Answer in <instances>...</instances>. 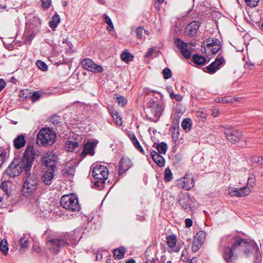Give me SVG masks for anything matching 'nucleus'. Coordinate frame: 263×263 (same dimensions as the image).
Here are the masks:
<instances>
[{
	"label": "nucleus",
	"instance_id": "nucleus-38",
	"mask_svg": "<svg viewBox=\"0 0 263 263\" xmlns=\"http://www.w3.org/2000/svg\"><path fill=\"white\" fill-rule=\"evenodd\" d=\"M167 243L168 247L170 248H173L176 244V238L175 236H168L166 238Z\"/></svg>",
	"mask_w": 263,
	"mask_h": 263
},
{
	"label": "nucleus",
	"instance_id": "nucleus-9",
	"mask_svg": "<svg viewBox=\"0 0 263 263\" xmlns=\"http://www.w3.org/2000/svg\"><path fill=\"white\" fill-rule=\"evenodd\" d=\"M108 172L107 167L103 165H96L92 170V175L94 178L99 179L100 181H96L95 185L99 183L104 184L105 180L107 178Z\"/></svg>",
	"mask_w": 263,
	"mask_h": 263
},
{
	"label": "nucleus",
	"instance_id": "nucleus-62",
	"mask_svg": "<svg viewBox=\"0 0 263 263\" xmlns=\"http://www.w3.org/2000/svg\"><path fill=\"white\" fill-rule=\"evenodd\" d=\"M256 162L263 164V156L257 157V161H256Z\"/></svg>",
	"mask_w": 263,
	"mask_h": 263
},
{
	"label": "nucleus",
	"instance_id": "nucleus-16",
	"mask_svg": "<svg viewBox=\"0 0 263 263\" xmlns=\"http://www.w3.org/2000/svg\"><path fill=\"white\" fill-rule=\"evenodd\" d=\"M174 43L185 58H190L191 57V51L189 49L188 45L186 43L182 41L180 39H176Z\"/></svg>",
	"mask_w": 263,
	"mask_h": 263
},
{
	"label": "nucleus",
	"instance_id": "nucleus-19",
	"mask_svg": "<svg viewBox=\"0 0 263 263\" xmlns=\"http://www.w3.org/2000/svg\"><path fill=\"white\" fill-rule=\"evenodd\" d=\"M96 143L95 142H87L83 146V150L81 152V156L85 157L87 155L93 156L95 154V148Z\"/></svg>",
	"mask_w": 263,
	"mask_h": 263
},
{
	"label": "nucleus",
	"instance_id": "nucleus-61",
	"mask_svg": "<svg viewBox=\"0 0 263 263\" xmlns=\"http://www.w3.org/2000/svg\"><path fill=\"white\" fill-rule=\"evenodd\" d=\"M218 114H219V111H218V110H217L216 109H214L213 110H212V115L214 117H216L218 116Z\"/></svg>",
	"mask_w": 263,
	"mask_h": 263
},
{
	"label": "nucleus",
	"instance_id": "nucleus-48",
	"mask_svg": "<svg viewBox=\"0 0 263 263\" xmlns=\"http://www.w3.org/2000/svg\"><path fill=\"white\" fill-rule=\"evenodd\" d=\"M163 78L168 79L172 77L171 70L168 68H165L163 70Z\"/></svg>",
	"mask_w": 263,
	"mask_h": 263
},
{
	"label": "nucleus",
	"instance_id": "nucleus-58",
	"mask_svg": "<svg viewBox=\"0 0 263 263\" xmlns=\"http://www.w3.org/2000/svg\"><path fill=\"white\" fill-rule=\"evenodd\" d=\"M153 52H154L153 48H149L148 49V50L147 51L145 56L146 57H149L150 56L152 55V54H153Z\"/></svg>",
	"mask_w": 263,
	"mask_h": 263
},
{
	"label": "nucleus",
	"instance_id": "nucleus-39",
	"mask_svg": "<svg viewBox=\"0 0 263 263\" xmlns=\"http://www.w3.org/2000/svg\"><path fill=\"white\" fill-rule=\"evenodd\" d=\"M121 59L125 62H128L133 60V56L128 51H124L121 54Z\"/></svg>",
	"mask_w": 263,
	"mask_h": 263
},
{
	"label": "nucleus",
	"instance_id": "nucleus-12",
	"mask_svg": "<svg viewBox=\"0 0 263 263\" xmlns=\"http://www.w3.org/2000/svg\"><path fill=\"white\" fill-rule=\"evenodd\" d=\"M224 133L227 140L232 143L239 141L242 136L241 131L234 128H226Z\"/></svg>",
	"mask_w": 263,
	"mask_h": 263
},
{
	"label": "nucleus",
	"instance_id": "nucleus-56",
	"mask_svg": "<svg viewBox=\"0 0 263 263\" xmlns=\"http://www.w3.org/2000/svg\"><path fill=\"white\" fill-rule=\"evenodd\" d=\"M185 226L187 227V228H190L191 227L192 224H193V221L190 218H186L185 220Z\"/></svg>",
	"mask_w": 263,
	"mask_h": 263
},
{
	"label": "nucleus",
	"instance_id": "nucleus-10",
	"mask_svg": "<svg viewBox=\"0 0 263 263\" xmlns=\"http://www.w3.org/2000/svg\"><path fill=\"white\" fill-rule=\"evenodd\" d=\"M163 109L164 107L162 103L154 102L148 108V113L146 116L153 121H156L161 116Z\"/></svg>",
	"mask_w": 263,
	"mask_h": 263
},
{
	"label": "nucleus",
	"instance_id": "nucleus-60",
	"mask_svg": "<svg viewBox=\"0 0 263 263\" xmlns=\"http://www.w3.org/2000/svg\"><path fill=\"white\" fill-rule=\"evenodd\" d=\"M152 92H153V91L150 90L148 88H145V89H144V90H143V92L145 95H148Z\"/></svg>",
	"mask_w": 263,
	"mask_h": 263
},
{
	"label": "nucleus",
	"instance_id": "nucleus-15",
	"mask_svg": "<svg viewBox=\"0 0 263 263\" xmlns=\"http://www.w3.org/2000/svg\"><path fill=\"white\" fill-rule=\"evenodd\" d=\"M200 23L198 21H193L188 24L185 28V35L192 37L195 35L199 30Z\"/></svg>",
	"mask_w": 263,
	"mask_h": 263
},
{
	"label": "nucleus",
	"instance_id": "nucleus-1",
	"mask_svg": "<svg viewBox=\"0 0 263 263\" xmlns=\"http://www.w3.org/2000/svg\"><path fill=\"white\" fill-rule=\"evenodd\" d=\"M35 155L32 146H27L22 158H15L6 169L5 172L11 177L18 176L24 171L26 175L31 170Z\"/></svg>",
	"mask_w": 263,
	"mask_h": 263
},
{
	"label": "nucleus",
	"instance_id": "nucleus-27",
	"mask_svg": "<svg viewBox=\"0 0 263 263\" xmlns=\"http://www.w3.org/2000/svg\"><path fill=\"white\" fill-rule=\"evenodd\" d=\"M29 237L27 236H23L19 240V245L20 247V251L21 249L28 248L29 246Z\"/></svg>",
	"mask_w": 263,
	"mask_h": 263
},
{
	"label": "nucleus",
	"instance_id": "nucleus-2",
	"mask_svg": "<svg viewBox=\"0 0 263 263\" xmlns=\"http://www.w3.org/2000/svg\"><path fill=\"white\" fill-rule=\"evenodd\" d=\"M257 247L253 243L248 242L242 238L235 240L228 251L226 250L223 254V258L227 262H234L235 257L245 255L249 256L256 251Z\"/></svg>",
	"mask_w": 263,
	"mask_h": 263
},
{
	"label": "nucleus",
	"instance_id": "nucleus-28",
	"mask_svg": "<svg viewBox=\"0 0 263 263\" xmlns=\"http://www.w3.org/2000/svg\"><path fill=\"white\" fill-rule=\"evenodd\" d=\"M34 22L35 23V27L36 28H35L34 27H31V26H29V27L33 29V33L32 34H30L29 36H27V40H32L33 37L35 35V33L39 31V28L40 27V26L41 25L40 21L38 18H34Z\"/></svg>",
	"mask_w": 263,
	"mask_h": 263
},
{
	"label": "nucleus",
	"instance_id": "nucleus-20",
	"mask_svg": "<svg viewBox=\"0 0 263 263\" xmlns=\"http://www.w3.org/2000/svg\"><path fill=\"white\" fill-rule=\"evenodd\" d=\"M130 160L128 158L123 157L120 162L119 166V173L122 174L127 171L132 166Z\"/></svg>",
	"mask_w": 263,
	"mask_h": 263
},
{
	"label": "nucleus",
	"instance_id": "nucleus-59",
	"mask_svg": "<svg viewBox=\"0 0 263 263\" xmlns=\"http://www.w3.org/2000/svg\"><path fill=\"white\" fill-rule=\"evenodd\" d=\"M146 263H156V260L154 257L147 258L146 259Z\"/></svg>",
	"mask_w": 263,
	"mask_h": 263
},
{
	"label": "nucleus",
	"instance_id": "nucleus-21",
	"mask_svg": "<svg viewBox=\"0 0 263 263\" xmlns=\"http://www.w3.org/2000/svg\"><path fill=\"white\" fill-rule=\"evenodd\" d=\"M150 154L153 161L159 167H162L164 166L165 163V160L161 155H160L158 153L155 151H151Z\"/></svg>",
	"mask_w": 263,
	"mask_h": 263
},
{
	"label": "nucleus",
	"instance_id": "nucleus-14",
	"mask_svg": "<svg viewBox=\"0 0 263 263\" xmlns=\"http://www.w3.org/2000/svg\"><path fill=\"white\" fill-rule=\"evenodd\" d=\"M179 203L182 208L187 212L192 211L194 206L192 198L188 195L182 196L179 200Z\"/></svg>",
	"mask_w": 263,
	"mask_h": 263
},
{
	"label": "nucleus",
	"instance_id": "nucleus-26",
	"mask_svg": "<svg viewBox=\"0 0 263 263\" xmlns=\"http://www.w3.org/2000/svg\"><path fill=\"white\" fill-rule=\"evenodd\" d=\"M125 252V249L123 247H120L118 249H115L114 251V256L116 259H121L124 257Z\"/></svg>",
	"mask_w": 263,
	"mask_h": 263
},
{
	"label": "nucleus",
	"instance_id": "nucleus-22",
	"mask_svg": "<svg viewBox=\"0 0 263 263\" xmlns=\"http://www.w3.org/2000/svg\"><path fill=\"white\" fill-rule=\"evenodd\" d=\"M26 140L22 135L17 136L13 140V145L16 149H20L25 146Z\"/></svg>",
	"mask_w": 263,
	"mask_h": 263
},
{
	"label": "nucleus",
	"instance_id": "nucleus-53",
	"mask_svg": "<svg viewBox=\"0 0 263 263\" xmlns=\"http://www.w3.org/2000/svg\"><path fill=\"white\" fill-rule=\"evenodd\" d=\"M40 93L38 91L34 92L31 97L32 102H34L35 101L39 100L40 98Z\"/></svg>",
	"mask_w": 263,
	"mask_h": 263
},
{
	"label": "nucleus",
	"instance_id": "nucleus-23",
	"mask_svg": "<svg viewBox=\"0 0 263 263\" xmlns=\"http://www.w3.org/2000/svg\"><path fill=\"white\" fill-rule=\"evenodd\" d=\"M128 137L132 141L133 144L135 146V147L142 154H144V151L140 144V143L135 135L133 133H130L128 135Z\"/></svg>",
	"mask_w": 263,
	"mask_h": 263
},
{
	"label": "nucleus",
	"instance_id": "nucleus-11",
	"mask_svg": "<svg viewBox=\"0 0 263 263\" xmlns=\"http://www.w3.org/2000/svg\"><path fill=\"white\" fill-rule=\"evenodd\" d=\"M82 67L92 72L99 73L103 71V67L99 65L96 64L90 59H84L81 62Z\"/></svg>",
	"mask_w": 263,
	"mask_h": 263
},
{
	"label": "nucleus",
	"instance_id": "nucleus-18",
	"mask_svg": "<svg viewBox=\"0 0 263 263\" xmlns=\"http://www.w3.org/2000/svg\"><path fill=\"white\" fill-rule=\"evenodd\" d=\"M56 173L57 172L53 171V170L45 171L41 176L42 181L46 185H50L52 182Z\"/></svg>",
	"mask_w": 263,
	"mask_h": 263
},
{
	"label": "nucleus",
	"instance_id": "nucleus-7",
	"mask_svg": "<svg viewBox=\"0 0 263 263\" xmlns=\"http://www.w3.org/2000/svg\"><path fill=\"white\" fill-rule=\"evenodd\" d=\"M58 157L51 151H48L44 154L41 158V162L44 166L47 167V170H52L57 172V163L58 162Z\"/></svg>",
	"mask_w": 263,
	"mask_h": 263
},
{
	"label": "nucleus",
	"instance_id": "nucleus-24",
	"mask_svg": "<svg viewBox=\"0 0 263 263\" xmlns=\"http://www.w3.org/2000/svg\"><path fill=\"white\" fill-rule=\"evenodd\" d=\"M79 144L77 141H68L65 143V148L69 152H74L79 149Z\"/></svg>",
	"mask_w": 263,
	"mask_h": 263
},
{
	"label": "nucleus",
	"instance_id": "nucleus-3",
	"mask_svg": "<svg viewBox=\"0 0 263 263\" xmlns=\"http://www.w3.org/2000/svg\"><path fill=\"white\" fill-rule=\"evenodd\" d=\"M46 234L47 235L46 238L47 247L51 252L56 254L64 247L75 243L77 239L72 234L56 235L51 234L50 231H46Z\"/></svg>",
	"mask_w": 263,
	"mask_h": 263
},
{
	"label": "nucleus",
	"instance_id": "nucleus-40",
	"mask_svg": "<svg viewBox=\"0 0 263 263\" xmlns=\"http://www.w3.org/2000/svg\"><path fill=\"white\" fill-rule=\"evenodd\" d=\"M103 18H104V22L108 25V26L107 28V29L109 31H111L112 29H114L113 24H112L110 17L107 15L104 14Z\"/></svg>",
	"mask_w": 263,
	"mask_h": 263
},
{
	"label": "nucleus",
	"instance_id": "nucleus-63",
	"mask_svg": "<svg viewBox=\"0 0 263 263\" xmlns=\"http://www.w3.org/2000/svg\"><path fill=\"white\" fill-rule=\"evenodd\" d=\"M197 262V259L195 257L192 258L189 263H196Z\"/></svg>",
	"mask_w": 263,
	"mask_h": 263
},
{
	"label": "nucleus",
	"instance_id": "nucleus-49",
	"mask_svg": "<svg viewBox=\"0 0 263 263\" xmlns=\"http://www.w3.org/2000/svg\"><path fill=\"white\" fill-rule=\"evenodd\" d=\"M144 28L142 27H138L136 30L137 37L139 39H143Z\"/></svg>",
	"mask_w": 263,
	"mask_h": 263
},
{
	"label": "nucleus",
	"instance_id": "nucleus-57",
	"mask_svg": "<svg viewBox=\"0 0 263 263\" xmlns=\"http://www.w3.org/2000/svg\"><path fill=\"white\" fill-rule=\"evenodd\" d=\"M6 86V83L5 81L1 79H0V92Z\"/></svg>",
	"mask_w": 263,
	"mask_h": 263
},
{
	"label": "nucleus",
	"instance_id": "nucleus-47",
	"mask_svg": "<svg viewBox=\"0 0 263 263\" xmlns=\"http://www.w3.org/2000/svg\"><path fill=\"white\" fill-rule=\"evenodd\" d=\"M36 65L43 71H46L47 70V66L46 63L42 61H37L36 63Z\"/></svg>",
	"mask_w": 263,
	"mask_h": 263
},
{
	"label": "nucleus",
	"instance_id": "nucleus-54",
	"mask_svg": "<svg viewBox=\"0 0 263 263\" xmlns=\"http://www.w3.org/2000/svg\"><path fill=\"white\" fill-rule=\"evenodd\" d=\"M42 1V5L43 8L45 9H48L51 5V0H41Z\"/></svg>",
	"mask_w": 263,
	"mask_h": 263
},
{
	"label": "nucleus",
	"instance_id": "nucleus-17",
	"mask_svg": "<svg viewBox=\"0 0 263 263\" xmlns=\"http://www.w3.org/2000/svg\"><path fill=\"white\" fill-rule=\"evenodd\" d=\"M224 62V59L222 57L217 58L214 62L206 67L207 72L210 74L214 73Z\"/></svg>",
	"mask_w": 263,
	"mask_h": 263
},
{
	"label": "nucleus",
	"instance_id": "nucleus-37",
	"mask_svg": "<svg viewBox=\"0 0 263 263\" xmlns=\"http://www.w3.org/2000/svg\"><path fill=\"white\" fill-rule=\"evenodd\" d=\"M251 193L249 187L246 186L239 189V197H242L249 195Z\"/></svg>",
	"mask_w": 263,
	"mask_h": 263
},
{
	"label": "nucleus",
	"instance_id": "nucleus-8",
	"mask_svg": "<svg viewBox=\"0 0 263 263\" xmlns=\"http://www.w3.org/2000/svg\"><path fill=\"white\" fill-rule=\"evenodd\" d=\"M204 51L210 54L211 52L213 54L217 53L221 49V43L217 39L209 38L202 43Z\"/></svg>",
	"mask_w": 263,
	"mask_h": 263
},
{
	"label": "nucleus",
	"instance_id": "nucleus-36",
	"mask_svg": "<svg viewBox=\"0 0 263 263\" xmlns=\"http://www.w3.org/2000/svg\"><path fill=\"white\" fill-rule=\"evenodd\" d=\"M191 125H192L191 120L189 118L184 119L181 123V126H182V128L185 131H188L191 129Z\"/></svg>",
	"mask_w": 263,
	"mask_h": 263
},
{
	"label": "nucleus",
	"instance_id": "nucleus-13",
	"mask_svg": "<svg viewBox=\"0 0 263 263\" xmlns=\"http://www.w3.org/2000/svg\"><path fill=\"white\" fill-rule=\"evenodd\" d=\"M178 184L185 190H190L194 186V179L192 175L186 174L178 181Z\"/></svg>",
	"mask_w": 263,
	"mask_h": 263
},
{
	"label": "nucleus",
	"instance_id": "nucleus-30",
	"mask_svg": "<svg viewBox=\"0 0 263 263\" xmlns=\"http://www.w3.org/2000/svg\"><path fill=\"white\" fill-rule=\"evenodd\" d=\"M9 154L7 149L0 148V167L9 157Z\"/></svg>",
	"mask_w": 263,
	"mask_h": 263
},
{
	"label": "nucleus",
	"instance_id": "nucleus-6",
	"mask_svg": "<svg viewBox=\"0 0 263 263\" xmlns=\"http://www.w3.org/2000/svg\"><path fill=\"white\" fill-rule=\"evenodd\" d=\"M61 205L66 210L77 212L80 210L78 198L72 195H65L61 199Z\"/></svg>",
	"mask_w": 263,
	"mask_h": 263
},
{
	"label": "nucleus",
	"instance_id": "nucleus-45",
	"mask_svg": "<svg viewBox=\"0 0 263 263\" xmlns=\"http://www.w3.org/2000/svg\"><path fill=\"white\" fill-rule=\"evenodd\" d=\"M203 243L199 242L195 240H193V242L192 246V250L193 252H196L199 250L201 246Z\"/></svg>",
	"mask_w": 263,
	"mask_h": 263
},
{
	"label": "nucleus",
	"instance_id": "nucleus-42",
	"mask_svg": "<svg viewBox=\"0 0 263 263\" xmlns=\"http://www.w3.org/2000/svg\"><path fill=\"white\" fill-rule=\"evenodd\" d=\"M228 194L231 196L239 197V189L230 187L228 189Z\"/></svg>",
	"mask_w": 263,
	"mask_h": 263
},
{
	"label": "nucleus",
	"instance_id": "nucleus-51",
	"mask_svg": "<svg viewBox=\"0 0 263 263\" xmlns=\"http://www.w3.org/2000/svg\"><path fill=\"white\" fill-rule=\"evenodd\" d=\"M170 96L171 99H175L178 101H180L182 99V97L179 94H175L173 91H170Z\"/></svg>",
	"mask_w": 263,
	"mask_h": 263
},
{
	"label": "nucleus",
	"instance_id": "nucleus-25",
	"mask_svg": "<svg viewBox=\"0 0 263 263\" xmlns=\"http://www.w3.org/2000/svg\"><path fill=\"white\" fill-rule=\"evenodd\" d=\"M233 237L231 235H226L221 238L219 245L221 247L227 248L229 247L230 242L232 240Z\"/></svg>",
	"mask_w": 263,
	"mask_h": 263
},
{
	"label": "nucleus",
	"instance_id": "nucleus-55",
	"mask_svg": "<svg viewBox=\"0 0 263 263\" xmlns=\"http://www.w3.org/2000/svg\"><path fill=\"white\" fill-rule=\"evenodd\" d=\"M117 102L118 103L119 105L123 106L126 103V100L124 97L122 96H120L119 97H117Z\"/></svg>",
	"mask_w": 263,
	"mask_h": 263
},
{
	"label": "nucleus",
	"instance_id": "nucleus-32",
	"mask_svg": "<svg viewBox=\"0 0 263 263\" xmlns=\"http://www.w3.org/2000/svg\"><path fill=\"white\" fill-rule=\"evenodd\" d=\"M205 238V233L203 231L197 232L194 237V240L203 243Z\"/></svg>",
	"mask_w": 263,
	"mask_h": 263
},
{
	"label": "nucleus",
	"instance_id": "nucleus-43",
	"mask_svg": "<svg viewBox=\"0 0 263 263\" xmlns=\"http://www.w3.org/2000/svg\"><path fill=\"white\" fill-rule=\"evenodd\" d=\"M215 101L218 103H232L233 102V99L231 97H225L219 98L217 99H215Z\"/></svg>",
	"mask_w": 263,
	"mask_h": 263
},
{
	"label": "nucleus",
	"instance_id": "nucleus-64",
	"mask_svg": "<svg viewBox=\"0 0 263 263\" xmlns=\"http://www.w3.org/2000/svg\"><path fill=\"white\" fill-rule=\"evenodd\" d=\"M126 263H136L135 260L133 259H130L126 261Z\"/></svg>",
	"mask_w": 263,
	"mask_h": 263
},
{
	"label": "nucleus",
	"instance_id": "nucleus-4",
	"mask_svg": "<svg viewBox=\"0 0 263 263\" xmlns=\"http://www.w3.org/2000/svg\"><path fill=\"white\" fill-rule=\"evenodd\" d=\"M57 139L55 132L51 128H42L37 134L36 143L39 146L48 147L52 145Z\"/></svg>",
	"mask_w": 263,
	"mask_h": 263
},
{
	"label": "nucleus",
	"instance_id": "nucleus-46",
	"mask_svg": "<svg viewBox=\"0 0 263 263\" xmlns=\"http://www.w3.org/2000/svg\"><path fill=\"white\" fill-rule=\"evenodd\" d=\"M9 184H10V182L8 181H3L1 185V189L6 193V194L7 196H8L9 194L8 191V187Z\"/></svg>",
	"mask_w": 263,
	"mask_h": 263
},
{
	"label": "nucleus",
	"instance_id": "nucleus-50",
	"mask_svg": "<svg viewBox=\"0 0 263 263\" xmlns=\"http://www.w3.org/2000/svg\"><path fill=\"white\" fill-rule=\"evenodd\" d=\"M246 4L251 7H256L259 2V0H245Z\"/></svg>",
	"mask_w": 263,
	"mask_h": 263
},
{
	"label": "nucleus",
	"instance_id": "nucleus-44",
	"mask_svg": "<svg viewBox=\"0 0 263 263\" xmlns=\"http://www.w3.org/2000/svg\"><path fill=\"white\" fill-rule=\"evenodd\" d=\"M179 126L177 125V126H174L173 131L172 132V138L175 141H177L179 139Z\"/></svg>",
	"mask_w": 263,
	"mask_h": 263
},
{
	"label": "nucleus",
	"instance_id": "nucleus-35",
	"mask_svg": "<svg viewBox=\"0 0 263 263\" xmlns=\"http://www.w3.org/2000/svg\"><path fill=\"white\" fill-rule=\"evenodd\" d=\"M156 148L159 154H165L167 149V146L164 142H161L157 145Z\"/></svg>",
	"mask_w": 263,
	"mask_h": 263
},
{
	"label": "nucleus",
	"instance_id": "nucleus-31",
	"mask_svg": "<svg viewBox=\"0 0 263 263\" xmlns=\"http://www.w3.org/2000/svg\"><path fill=\"white\" fill-rule=\"evenodd\" d=\"M193 61L197 65H201L205 63L206 60L204 57L197 54L193 55Z\"/></svg>",
	"mask_w": 263,
	"mask_h": 263
},
{
	"label": "nucleus",
	"instance_id": "nucleus-41",
	"mask_svg": "<svg viewBox=\"0 0 263 263\" xmlns=\"http://www.w3.org/2000/svg\"><path fill=\"white\" fill-rule=\"evenodd\" d=\"M190 256L189 255V251L187 249H184L181 254L180 259L183 262H187L189 260Z\"/></svg>",
	"mask_w": 263,
	"mask_h": 263
},
{
	"label": "nucleus",
	"instance_id": "nucleus-33",
	"mask_svg": "<svg viewBox=\"0 0 263 263\" xmlns=\"http://www.w3.org/2000/svg\"><path fill=\"white\" fill-rule=\"evenodd\" d=\"M112 117L115 120V122L117 125L120 126L122 124V119L120 117L119 112L116 110H113L111 112Z\"/></svg>",
	"mask_w": 263,
	"mask_h": 263
},
{
	"label": "nucleus",
	"instance_id": "nucleus-52",
	"mask_svg": "<svg viewBox=\"0 0 263 263\" xmlns=\"http://www.w3.org/2000/svg\"><path fill=\"white\" fill-rule=\"evenodd\" d=\"M172 179V174L170 169H166L165 170V180L166 181H170Z\"/></svg>",
	"mask_w": 263,
	"mask_h": 263
},
{
	"label": "nucleus",
	"instance_id": "nucleus-29",
	"mask_svg": "<svg viewBox=\"0 0 263 263\" xmlns=\"http://www.w3.org/2000/svg\"><path fill=\"white\" fill-rule=\"evenodd\" d=\"M60 22V16L57 14H54L52 16L51 20L49 22V26L52 29H54L55 28H56L57 27V26L59 24Z\"/></svg>",
	"mask_w": 263,
	"mask_h": 263
},
{
	"label": "nucleus",
	"instance_id": "nucleus-5",
	"mask_svg": "<svg viewBox=\"0 0 263 263\" xmlns=\"http://www.w3.org/2000/svg\"><path fill=\"white\" fill-rule=\"evenodd\" d=\"M37 186L38 180L36 176L29 172L26 175V179L24 182L22 191L23 195L26 197L33 195L36 191Z\"/></svg>",
	"mask_w": 263,
	"mask_h": 263
},
{
	"label": "nucleus",
	"instance_id": "nucleus-34",
	"mask_svg": "<svg viewBox=\"0 0 263 263\" xmlns=\"http://www.w3.org/2000/svg\"><path fill=\"white\" fill-rule=\"evenodd\" d=\"M0 250L2 253L6 255L8 253V247L6 240H2L0 243Z\"/></svg>",
	"mask_w": 263,
	"mask_h": 263
}]
</instances>
